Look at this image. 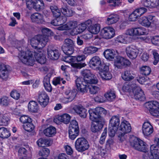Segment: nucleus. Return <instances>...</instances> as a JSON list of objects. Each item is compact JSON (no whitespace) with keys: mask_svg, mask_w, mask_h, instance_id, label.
Wrapping results in <instances>:
<instances>
[{"mask_svg":"<svg viewBox=\"0 0 159 159\" xmlns=\"http://www.w3.org/2000/svg\"><path fill=\"white\" fill-rule=\"evenodd\" d=\"M18 57L24 64L30 66H33L34 64V59L41 64H44L46 62V58L41 52L38 51L33 52L28 50L26 52H20L18 55Z\"/></svg>","mask_w":159,"mask_h":159,"instance_id":"1","label":"nucleus"},{"mask_svg":"<svg viewBox=\"0 0 159 159\" xmlns=\"http://www.w3.org/2000/svg\"><path fill=\"white\" fill-rule=\"evenodd\" d=\"M75 84L78 90L83 93H87L88 89L89 93L93 94H96L99 90V87L89 85L86 82L82 81L80 78L76 79Z\"/></svg>","mask_w":159,"mask_h":159,"instance_id":"2","label":"nucleus"},{"mask_svg":"<svg viewBox=\"0 0 159 159\" xmlns=\"http://www.w3.org/2000/svg\"><path fill=\"white\" fill-rule=\"evenodd\" d=\"M131 146L135 150L144 152L149 149V147L146 143L138 138L133 136L130 139Z\"/></svg>","mask_w":159,"mask_h":159,"instance_id":"3","label":"nucleus"},{"mask_svg":"<svg viewBox=\"0 0 159 159\" xmlns=\"http://www.w3.org/2000/svg\"><path fill=\"white\" fill-rule=\"evenodd\" d=\"M48 42L47 37H44L37 35L34 37L30 40L32 47L35 49L44 47Z\"/></svg>","mask_w":159,"mask_h":159,"instance_id":"4","label":"nucleus"},{"mask_svg":"<svg viewBox=\"0 0 159 159\" xmlns=\"http://www.w3.org/2000/svg\"><path fill=\"white\" fill-rule=\"evenodd\" d=\"M89 118L90 120H99L101 118L104 119L103 117L107 113V111L102 107H97L95 109H90L89 110Z\"/></svg>","mask_w":159,"mask_h":159,"instance_id":"5","label":"nucleus"},{"mask_svg":"<svg viewBox=\"0 0 159 159\" xmlns=\"http://www.w3.org/2000/svg\"><path fill=\"white\" fill-rule=\"evenodd\" d=\"M75 146L76 150L78 152L82 153L89 149V145L85 138L80 137L77 139L75 141Z\"/></svg>","mask_w":159,"mask_h":159,"instance_id":"6","label":"nucleus"},{"mask_svg":"<svg viewBox=\"0 0 159 159\" xmlns=\"http://www.w3.org/2000/svg\"><path fill=\"white\" fill-rule=\"evenodd\" d=\"M75 44L74 41L70 39H66L61 49L64 53L66 55H71L74 51Z\"/></svg>","mask_w":159,"mask_h":159,"instance_id":"7","label":"nucleus"},{"mask_svg":"<svg viewBox=\"0 0 159 159\" xmlns=\"http://www.w3.org/2000/svg\"><path fill=\"white\" fill-rule=\"evenodd\" d=\"M147 107L149 108V111L153 116H159V103L156 101H151L147 103Z\"/></svg>","mask_w":159,"mask_h":159,"instance_id":"8","label":"nucleus"},{"mask_svg":"<svg viewBox=\"0 0 159 159\" xmlns=\"http://www.w3.org/2000/svg\"><path fill=\"white\" fill-rule=\"evenodd\" d=\"M48 57L52 60H57L60 55L58 50L54 46L49 45L47 49Z\"/></svg>","mask_w":159,"mask_h":159,"instance_id":"9","label":"nucleus"},{"mask_svg":"<svg viewBox=\"0 0 159 159\" xmlns=\"http://www.w3.org/2000/svg\"><path fill=\"white\" fill-rule=\"evenodd\" d=\"M93 121L94 122L92 123L90 128L91 131L93 133H98L102 128L105 123V120L101 118Z\"/></svg>","mask_w":159,"mask_h":159,"instance_id":"10","label":"nucleus"},{"mask_svg":"<svg viewBox=\"0 0 159 159\" xmlns=\"http://www.w3.org/2000/svg\"><path fill=\"white\" fill-rule=\"evenodd\" d=\"M118 128L121 131L119 135L120 137L124 136L125 134L130 132L131 129L130 124L126 120L122 122Z\"/></svg>","mask_w":159,"mask_h":159,"instance_id":"11","label":"nucleus"},{"mask_svg":"<svg viewBox=\"0 0 159 159\" xmlns=\"http://www.w3.org/2000/svg\"><path fill=\"white\" fill-rule=\"evenodd\" d=\"M101 33L103 38L109 39L114 37L115 35V30L110 27L105 28L102 30Z\"/></svg>","mask_w":159,"mask_h":159,"instance_id":"12","label":"nucleus"},{"mask_svg":"<svg viewBox=\"0 0 159 159\" xmlns=\"http://www.w3.org/2000/svg\"><path fill=\"white\" fill-rule=\"evenodd\" d=\"M65 97L62 100L63 102L66 103L72 101L76 96V93L71 90L68 89L65 92Z\"/></svg>","mask_w":159,"mask_h":159,"instance_id":"13","label":"nucleus"},{"mask_svg":"<svg viewBox=\"0 0 159 159\" xmlns=\"http://www.w3.org/2000/svg\"><path fill=\"white\" fill-rule=\"evenodd\" d=\"M134 97L137 100L144 101L145 99V95L141 89L139 87L134 88L133 90Z\"/></svg>","mask_w":159,"mask_h":159,"instance_id":"14","label":"nucleus"},{"mask_svg":"<svg viewBox=\"0 0 159 159\" xmlns=\"http://www.w3.org/2000/svg\"><path fill=\"white\" fill-rule=\"evenodd\" d=\"M126 52L128 56L132 59L136 58L139 53L138 50L135 46L133 45L128 47L126 48Z\"/></svg>","mask_w":159,"mask_h":159,"instance_id":"15","label":"nucleus"},{"mask_svg":"<svg viewBox=\"0 0 159 159\" xmlns=\"http://www.w3.org/2000/svg\"><path fill=\"white\" fill-rule=\"evenodd\" d=\"M49 100L48 96L44 92L42 91L39 93L38 100L42 107H45L47 105Z\"/></svg>","mask_w":159,"mask_h":159,"instance_id":"16","label":"nucleus"},{"mask_svg":"<svg viewBox=\"0 0 159 159\" xmlns=\"http://www.w3.org/2000/svg\"><path fill=\"white\" fill-rule=\"evenodd\" d=\"M70 117L67 114H64L60 116H57L54 119V122L57 124L62 122L66 124H68L70 121Z\"/></svg>","mask_w":159,"mask_h":159,"instance_id":"17","label":"nucleus"},{"mask_svg":"<svg viewBox=\"0 0 159 159\" xmlns=\"http://www.w3.org/2000/svg\"><path fill=\"white\" fill-rule=\"evenodd\" d=\"M9 66L3 63H0V77L2 79L6 80L9 73Z\"/></svg>","mask_w":159,"mask_h":159,"instance_id":"18","label":"nucleus"},{"mask_svg":"<svg viewBox=\"0 0 159 159\" xmlns=\"http://www.w3.org/2000/svg\"><path fill=\"white\" fill-rule=\"evenodd\" d=\"M142 129L144 135L146 136L150 135L153 130V127L148 122H145L143 124Z\"/></svg>","mask_w":159,"mask_h":159,"instance_id":"19","label":"nucleus"},{"mask_svg":"<svg viewBox=\"0 0 159 159\" xmlns=\"http://www.w3.org/2000/svg\"><path fill=\"white\" fill-rule=\"evenodd\" d=\"M135 75L130 70H127L122 73L121 75L122 78L125 81H130L133 80Z\"/></svg>","mask_w":159,"mask_h":159,"instance_id":"20","label":"nucleus"},{"mask_svg":"<svg viewBox=\"0 0 159 159\" xmlns=\"http://www.w3.org/2000/svg\"><path fill=\"white\" fill-rule=\"evenodd\" d=\"M77 25V22L76 21H70L67 24L59 27L60 30H67L71 29H74Z\"/></svg>","mask_w":159,"mask_h":159,"instance_id":"21","label":"nucleus"},{"mask_svg":"<svg viewBox=\"0 0 159 159\" xmlns=\"http://www.w3.org/2000/svg\"><path fill=\"white\" fill-rule=\"evenodd\" d=\"M50 8L52 14L53 16L55 18L59 19L61 18L62 19H64L66 20V18L64 17L62 18L60 16L61 15V11L59 9L57 6L52 5L50 6Z\"/></svg>","mask_w":159,"mask_h":159,"instance_id":"22","label":"nucleus"},{"mask_svg":"<svg viewBox=\"0 0 159 159\" xmlns=\"http://www.w3.org/2000/svg\"><path fill=\"white\" fill-rule=\"evenodd\" d=\"M75 112L83 118L86 117L87 114V110L82 106H76L74 107Z\"/></svg>","mask_w":159,"mask_h":159,"instance_id":"23","label":"nucleus"},{"mask_svg":"<svg viewBox=\"0 0 159 159\" xmlns=\"http://www.w3.org/2000/svg\"><path fill=\"white\" fill-rule=\"evenodd\" d=\"M89 64L90 67L97 68L101 64V61L99 57L95 56L91 59Z\"/></svg>","mask_w":159,"mask_h":159,"instance_id":"24","label":"nucleus"},{"mask_svg":"<svg viewBox=\"0 0 159 159\" xmlns=\"http://www.w3.org/2000/svg\"><path fill=\"white\" fill-rule=\"evenodd\" d=\"M31 19L33 22L38 24H42L44 22L43 16L39 13H35L31 16Z\"/></svg>","mask_w":159,"mask_h":159,"instance_id":"25","label":"nucleus"},{"mask_svg":"<svg viewBox=\"0 0 159 159\" xmlns=\"http://www.w3.org/2000/svg\"><path fill=\"white\" fill-rule=\"evenodd\" d=\"M120 121L119 117L117 116H114L111 117L110 120L109 125L118 129Z\"/></svg>","mask_w":159,"mask_h":159,"instance_id":"26","label":"nucleus"},{"mask_svg":"<svg viewBox=\"0 0 159 159\" xmlns=\"http://www.w3.org/2000/svg\"><path fill=\"white\" fill-rule=\"evenodd\" d=\"M81 75L84 77V79L79 78L83 81L86 82V80L90 78L93 77L94 75L91 73L90 71L88 69L82 70L81 72Z\"/></svg>","mask_w":159,"mask_h":159,"instance_id":"27","label":"nucleus"},{"mask_svg":"<svg viewBox=\"0 0 159 159\" xmlns=\"http://www.w3.org/2000/svg\"><path fill=\"white\" fill-rule=\"evenodd\" d=\"M119 20V17L117 15L111 14L108 16L106 23L109 25H111L117 22Z\"/></svg>","mask_w":159,"mask_h":159,"instance_id":"28","label":"nucleus"},{"mask_svg":"<svg viewBox=\"0 0 159 159\" xmlns=\"http://www.w3.org/2000/svg\"><path fill=\"white\" fill-rule=\"evenodd\" d=\"M28 108L29 111L32 112H37L39 110V106L37 103L34 101H30L28 105Z\"/></svg>","mask_w":159,"mask_h":159,"instance_id":"29","label":"nucleus"},{"mask_svg":"<svg viewBox=\"0 0 159 159\" xmlns=\"http://www.w3.org/2000/svg\"><path fill=\"white\" fill-rule=\"evenodd\" d=\"M50 75H48L44 77L43 80L44 87L45 89L49 92H51L52 90V88L50 83Z\"/></svg>","mask_w":159,"mask_h":159,"instance_id":"30","label":"nucleus"},{"mask_svg":"<svg viewBox=\"0 0 159 159\" xmlns=\"http://www.w3.org/2000/svg\"><path fill=\"white\" fill-rule=\"evenodd\" d=\"M43 132L46 136L51 137L56 133V129L54 127L50 126L44 129Z\"/></svg>","mask_w":159,"mask_h":159,"instance_id":"31","label":"nucleus"},{"mask_svg":"<svg viewBox=\"0 0 159 159\" xmlns=\"http://www.w3.org/2000/svg\"><path fill=\"white\" fill-rule=\"evenodd\" d=\"M159 147L155 146L154 145L150 147V153L152 155L155 159H159Z\"/></svg>","mask_w":159,"mask_h":159,"instance_id":"32","label":"nucleus"},{"mask_svg":"<svg viewBox=\"0 0 159 159\" xmlns=\"http://www.w3.org/2000/svg\"><path fill=\"white\" fill-rule=\"evenodd\" d=\"M103 54L107 59L110 60L113 59L115 56V51L110 49L106 50L104 52Z\"/></svg>","mask_w":159,"mask_h":159,"instance_id":"33","label":"nucleus"},{"mask_svg":"<svg viewBox=\"0 0 159 159\" xmlns=\"http://www.w3.org/2000/svg\"><path fill=\"white\" fill-rule=\"evenodd\" d=\"M44 4L43 0H36L34 1V9L37 11H39L43 9Z\"/></svg>","mask_w":159,"mask_h":159,"instance_id":"34","label":"nucleus"},{"mask_svg":"<svg viewBox=\"0 0 159 159\" xmlns=\"http://www.w3.org/2000/svg\"><path fill=\"white\" fill-rule=\"evenodd\" d=\"M51 142V141L49 139L40 138L37 141V142L39 147H43L50 145Z\"/></svg>","mask_w":159,"mask_h":159,"instance_id":"35","label":"nucleus"},{"mask_svg":"<svg viewBox=\"0 0 159 159\" xmlns=\"http://www.w3.org/2000/svg\"><path fill=\"white\" fill-rule=\"evenodd\" d=\"M11 135V134L9 130L6 128L2 127L0 128V137L2 139H6Z\"/></svg>","mask_w":159,"mask_h":159,"instance_id":"36","label":"nucleus"},{"mask_svg":"<svg viewBox=\"0 0 159 159\" xmlns=\"http://www.w3.org/2000/svg\"><path fill=\"white\" fill-rule=\"evenodd\" d=\"M9 121V118L7 114L1 115L0 116V124L2 125H7Z\"/></svg>","mask_w":159,"mask_h":159,"instance_id":"37","label":"nucleus"},{"mask_svg":"<svg viewBox=\"0 0 159 159\" xmlns=\"http://www.w3.org/2000/svg\"><path fill=\"white\" fill-rule=\"evenodd\" d=\"M61 12L64 15L67 17L71 16L73 14V10L66 7L61 8Z\"/></svg>","mask_w":159,"mask_h":159,"instance_id":"38","label":"nucleus"},{"mask_svg":"<svg viewBox=\"0 0 159 159\" xmlns=\"http://www.w3.org/2000/svg\"><path fill=\"white\" fill-rule=\"evenodd\" d=\"M98 50V48L96 47L90 46L85 48L84 49L83 53L85 54H92L97 52Z\"/></svg>","mask_w":159,"mask_h":159,"instance_id":"39","label":"nucleus"},{"mask_svg":"<svg viewBox=\"0 0 159 159\" xmlns=\"http://www.w3.org/2000/svg\"><path fill=\"white\" fill-rule=\"evenodd\" d=\"M79 129H69V138L71 140H73L79 135Z\"/></svg>","mask_w":159,"mask_h":159,"instance_id":"40","label":"nucleus"},{"mask_svg":"<svg viewBox=\"0 0 159 159\" xmlns=\"http://www.w3.org/2000/svg\"><path fill=\"white\" fill-rule=\"evenodd\" d=\"M148 19L146 16L141 17L139 20V23L142 25L148 27L152 22L148 20Z\"/></svg>","mask_w":159,"mask_h":159,"instance_id":"41","label":"nucleus"},{"mask_svg":"<svg viewBox=\"0 0 159 159\" xmlns=\"http://www.w3.org/2000/svg\"><path fill=\"white\" fill-rule=\"evenodd\" d=\"M123 57L119 56L116 57V59L114 62V65L115 67L117 69L122 68Z\"/></svg>","mask_w":159,"mask_h":159,"instance_id":"42","label":"nucleus"},{"mask_svg":"<svg viewBox=\"0 0 159 159\" xmlns=\"http://www.w3.org/2000/svg\"><path fill=\"white\" fill-rule=\"evenodd\" d=\"M105 97L109 101H112L116 98L115 93L114 91L111 90L105 94Z\"/></svg>","mask_w":159,"mask_h":159,"instance_id":"43","label":"nucleus"},{"mask_svg":"<svg viewBox=\"0 0 159 159\" xmlns=\"http://www.w3.org/2000/svg\"><path fill=\"white\" fill-rule=\"evenodd\" d=\"M100 28L99 25L95 24L89 28V31L93 34H96L99 32Z\"/></svg>","mask_w":159,"mask_h":159,"instance_id":"44","label":"nucleus"},{"mask_svg":"<svg viewBox=\"0 0 159 159\" xmlns=\"http://www.w3.org/2000/svg\"><path fill=\"white\" fill-rule=\"evenodd\" d=\"M141 73L145 75H148L151 71V68L148 66H143L140 68Z\"/></svg>","mask_w":159,"mask_h":159,"instance_id":"45","label":"nucleus"},{"mask_svg":"<svg viewBox=\"0 0 159 159\" xmlns=\"http://www.w3.org/2000/svg\"><path fill=\"white\" fill-rule=\"evenodd\" d=\"M146 30L143 27L135 28V35H140L146 34Z\"/></svg>","mask_w":159,"mask_h":159,"instance_id":"46","label":"nucleus"},{"mask_svg":"<svg viewBox=\"0 0 159 159\" xmlns=\"http://www.w3.org/2000/svg\"><path fill=\"white\" fill-rule=\"evenodd\" d=\"M23 127L24 129L27 131L30 132L34 129V126L32 123V122L27 123L26 124L23 125Z\"/></svg>","mask_w":159,"mask_h":159,"instance_id":"47","label":"nucleus"},{"mask_svg":"<svg viewBox=\"0 0 159 159\" xmlns=\"http://www.w3.org/2000/svg\"><path fill=\"white\" fill-rule=\"evenodd\" d=\"M42 32L43 35H40L45 37H47L48 41V37L52 35L53 34L51 30L46 28H43L42 30Z\"/></svg>","mask_w":159,"mask_h":159,"instance_id":"48","label":"nucleus"},{"mask_svg":"<svg viewBox=\"0 0 159 159\" xmlns=\"http://www.w3.org/2000/svg\"><path fill=\"white\" fill-rule=\"evenodd\" d=\"M128 38L123 35H119L116 39V41L118 42L123 43H126L128 42Z\"/></svg>","mask_w":159,"mask_h":159,"instance_id":"49","label":"nucleus"},{"mask_svg":"<svg viewBox=\"0 0 159 159\" xmlns=\"http://www.w3.org/2000/svg\"><path fill=\"white\" fill-rule=\"evenodd\" d=\"M49 152L50 151L48 149L44 148L39 151V156L46 157L49 155Z\"/></svg>","mask_w":159,"mask_h":159,"instance_id":"50","label":"nucleus"},{"mask_svg":"<svg viewBox=\"0 0 159 159\" xmlns=\"http://www.w3.org/2000/svg\"><path fill=\"white\" fill-rule=\"evenodd\" d=\"M85 30L84 28L83 27L81 24L78 26H76L73 30V32L75 34H77L81 33Z\"/></svg>","mask_w":159,"mask_h":159,"instance_id":"51","label":"nucleus"},{"mask_svg":"<svg viewBox=\"0 0 159 159\" xmlns=\"http://www.w3.org/2000/svg\"><path fill=\"white\" fill-rule=\"evenodd\" d=\"M20 120L24 124H26L27 123L29 122L32 121L31 119L26 115L21 116L20 118Z\"/></svg>","mask_w":159,"mask_h":159,"instance_id":"52","label":"nucleus"},{"mask_svg":"<svg viewBox=\"0 0 159 159\" xmlns=\"http://www.w3.org/2000/svg\"><path fill=\"white\" fill-rule=\"evenodd\" d=\"M107 128H105L103 130V132L102 134L99 141L100 143L103 144L105 143V139L107 136Z\"/></svg>","mask_w":159,"mask_h":159,"instance_id":"53","label":"nucleus"},{"mask_svg":"<svg viewBox=\"0 0 159 159\" xmlns=\"http://www.w3.org/2000/svg\"><path fill=\"white\" fill-rule=\"evenodd\" d=\"M101 75L103 79L106 80H109L112 78V75L109 71L102 72Z\"/></svg>","mask_w":159,"mask_h":159,"instance_id":"54","label":"nucleus"},{"mask_svg":"<svg viewBox=\"0 0 159 159\" xmlns=\"http://www.w3.org/2000/svg\"><path fill=\"white\" fill-rule=\"evenodd\" d=\"M81 25L85 30L86 29L88 28L89 30V28L92 26V21L90 20H89L85 22L82 23Z\"/></svg>","mask_w":159,"mask_h":159,"instance_id":"55","label":"nucleus"},{"mask_svg":"<svg viewBox=\"0 0 159 159\" xmlns=\"http://www.w3.org/2000/svg\"><path fill=\"white\" fill-rule=\"evenodd\" d=\"M71 66L74 68L80 69L82 67H85L86 64L85 63H71Z\"/></svg>","mask_w":159,"mask_h":159,"instance_id":"56","label":"nucleus"},{"mask_svg":"<svg viewBox=\"0 0 159 159\" xmlns=\"http://www.w3.org/2000/svg\"><path fill=\"white\" fill-rule=\"evenodd\" d=\"M9 104V101L6 97H3L0 98V104L2 106H7Z\"/></svg>","mask_w":159,"mask_h":159,"instance_id":"57","label":"nucleus"},{"mask_svg":"<svg viewBox=\"0 0 159 159\" xmlns=\"http://www.w3.org/2000/svg\"><path fill=\"white\" fill-rule=\"evenodd\" d=\"M79 129L78 123L75 120H72L69 125V129Z\"/></svg>","mask_w":159,"mask_h":159,"instance_id":"58","label":"nucleus"},{"mask_svg":"<svg viewBox=\"0 0 159 159\" xmlns=\"http://www.w3.org/2000/svg\"><path fill=\"white\" fill-rule=\"evenodd\" d=\"M143 152L144 153L142 155L143 159H155L153 156L150 153L149 149L147 152Z\"/></svg>","mask_w":159,"mask_h":159,"instance_id":"59","label":"nucleus"},{"mask_svg":"<svg viewBox=\"0 0 159 159\" xmlns=\"http://www.w3.org/2000/svg\"><path fill=\"white\" fill-rule=\"evenodd\" d=\"M118 128L116 127L114 128L111 126H110L109 128V135L111 137H114L116 133V131L118 129Z\"/></svg>","mask_w":159,"mask_h":159,"instance_id":"60","label":"nucleus"},{"mask_svg":"<svg viewBox=\"0 0 159 159\" xmlns=\"http://www.w3.org/2000/svg\"><path fill=\"white\" fill-rule=\"evenodd\" d=\"M98 68L101 71V73L104 72H107L109 71V70L108 66L104 63H101V64L100 65V66H99Z\"/></svg>","mask_w":159,"mask_h":159,"instance_id":"61","label":"nucleus"},{"mask_svg":"<svg viewBox=\"0 0 159 159\" xmlns=\"http://www.w3.org/2000/svg\"><path fill=\"white\" fill-rule=\"evenodd\" d=\"M152 52L154 59L153 63L154 65H156L159 61V55L155 50L152 51Z\"/></svg>","mask_w":159,"mask_h":159,"instance_id":"62","label":"nucleus"},{"mask_svg":"<svg viewBox=\"0 0 159 159\" xmlns=\"http://www.w3.org/2000/svg\"><path fill=\"white\" fill-rule=\"evenodd\" d=\"M139 15L137 14L134 11L129 16V19L131 21H134L139 17Z\"/></svg>","mask_w":159,"mask_h":159,"instance_id":"63","label":"nucleus"},{"mask_svg":"<svg viewBox=\"0 0 159 159\" xmlns=\"http://www.w3.org/2000/svg\"><path fill=\"white\" fill-rule=\"evenodd\" d=\"M11 96L13 98L18 100L20 98V94L16 90H14L11 92Z\"/></svg>","mask_w":159,"mask_h":159,"instance_id":"64","label":"nucleus"}]
</instances>
